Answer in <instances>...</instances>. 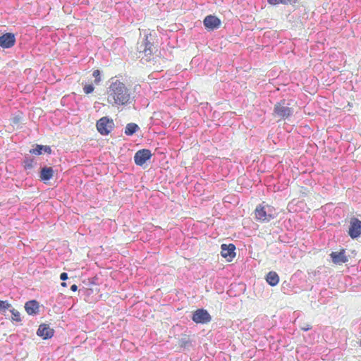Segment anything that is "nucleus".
I'll list each match as a JSON object with an SVG mask.
<instances>
[{"mask_svg":"<svg viewBox=\"0 0 361 361\" xmlns=\"http://www.w3.org/2000/svg\"><path fill=\"white\" fill-rule=\"evenodd\" d=\"M130 94L126 85L116 80L111 83L107 91V101L112 106L126 105L129 103Z\"/></svg>","mask_w":361,"mask_h":361,"instance_id":"nucleus-1","label":"nucleus"},{"mask_svg":"<svg viewBox=\"0 0 361 361\" xmlns=\"http://www.w3.org/2000/svg\"><path fill=\"white\" fill-rule=\"evenodd\" d=\"M254 214L257 221L265 223L270 221L276 217V211L273 206L263 202L256 207Z\"/></svg>","mask_w":361,"mask_h":361,"instance_id":"nucleus-2","label":"nucleus"},{"mask_svg":"<svg viewBox=\"0 0 361 361\" xmlns=\"http://www.w3.org/2000/svg\"><path fill=\"white\" fill-rule=\"evenodd\" d=\"M115 127L114 121L108 116H103L96 123V128L102 135H108Z\"/></svg>","mask_w":361,"mask_h":361,"instance_id":"nucleus-3","label":"nucleus"},{"mask_svg":"<svg viewBox=\"0 0 361 361\" xmlns=\"http://www.w3.org/2000/svg\"><path fill=\"white\" fill-rule=\"evenodd\" d=\"M293 114V109L288 106L285 99L281 100L274 105V116L281 119H286Z\"/></svg>","mask_w":361,"mask_h":361,"instance_id":"nucleus-4","label":"nucleus"},{"mask_svg":"<svg viewBox=\"0 0 361 361\" xmlns=\"http://www.w3.org/2000/svg\"><path fill=\"white\" fill-rule=\"evenodd\" d=\"M192 319L196 324H207L211 322L212 317L204 309H197L192 314Z\"/></svg>","mask_w":361,"mask_h":361,"instance_id":"nucleus-5","label":"nucleus"},{"mask_svg":"<svg viewBox=\"0 0 361 361\" xmlns=\"http://www.w3.org/2000/svg\"><path fill=\"white\" fill-rule=\"evenodd\" d=\"M348 234L352 238H356L361 235V221L357 218H353L350 222Z\"/></svg>","mask_w":361,"mask_h":361,"instance_id":"nucleus-6","label":"nucleus"},{"mask_svg":"<svg viewBox=\"0 0 361 361\" xmlns=\"http://www.w3.org/2000/svg\"><path fill=\"white\" fill-rule=\"evenodd\" d=\"M203 23L207 30H214L220 27L221 20L215 16L209 15L204 18Z\"/></svg>","mask_w":361,"mask_h":361,"instance_id":"nucleus-7","label":"nucleus"},{"mask_svg":"<svg viewBox=\"0 0 361 361\" xmlns=\"http://www.w3.org/2000/svg\"><path fill=\"white\" fill-rule=\"evenodd\" d=\"M235 247L233 244H222L221 251V256L226 259L228 262H231L235 257Z\"/></svg>","mask_w":361,"mask_h":361,"instance_id":"nucleus-8","label":"nucleus"},{"mask_svg":"<svg viewBox=\"0 0 361 361\" xmlns=\"http://www.w3.org/2000/svg\"><path fill=\"white\" fill-rule=\"evenodd\" d=\"M330 256L332 262L336 264H343L348 261L345 249H341L339 252H332Z\"/></svg>","mask_w":361,"mask_h":361,"instance_id":"nucleus-9","label":"nucleus"},{"mask_svg":"<svg viewBox=\"0 0 361 361\" xmlns=\"http://www.w3.org/2000/svg\"><path fill=\"white\" fill-rule=\"evenodd\" d=\"M16 42L15 36L11 33H6L0 37V47L3 48H11Z\"/></svg>","mask_w":361,"mask_h":361,"instance_id":"nucleus-10","label":"nucleus"},{"mask_svg":"<svg viewBox=\"0 0 361 361\" xmlns=\"http://www.w3.org/2000/svg\"><path fill=\"white\" fill-rule=\"evenodd\" d=\"M37 334L43 339H47L54 336V330L46 324H42L39 326Z\"/></svg>","mask_w":361,"mask_h":361,"instance_id":"nucleus-11","label":"nucleus"},{"mask_svg":"<svg viewBox=\"0 0 361 361\" xmlns=\"http://www.w3.org/2000/svg\"><path fill=\"white\" fill-rule=\"evenodd\" d=\"M30 152L34 155L50 154L51 152V147L47 145H37L35 148L32 149Z\"/></svg>","mask_w":361,"mask_h":361,"instance_id":"nucleus-12","label":"nucleus"},{"mask_svg":"<svg viewBox=\"0 0 361 361\" xmlns=\"http://www.w3.org/2000/svg\"><path fill=\"white\" fill-rule=\"evenodd\" d=\"M54 170L51 167H43L41 169L39 178L42 180L46 182L52 178Z\"/></svg>","mask_w":361,"mask_h":361,"instance_id":"nucleus-13","label":"nucleus"},{"mask_svg":"<svg viewBox=\"0 0 361 361\" xmlns=\"http://www.w3.org/2000/svg\"><path fill=\"white\" fill-rule=\"evenodd\" d=\"M25 308L29 314H33L38 311L39 305L37 301L30 300L25 303Z\"/></svg>","mask_w":361,"mask_h":361,"instance_id":"nucleus-14","label":"nucleus"},{"mask_svg":"<svg viewBox=\"0 0 361 361\" xmlns=\"http://www.w3.org/2000/svg\"><path fill=\"white\" fill-rule=\"evenodd\" d=\"M266 281L270 286H274L279 282V275L275 271H269L266 276Z\"/></svg>","mask_w":361,"mask_h":361,"instance_id":"nucleus-15","label":"nucleus"},{"mask_svg":"<svg viewBox=\"0 0 361 361\" xmlns=\"http://www.w3.org/2000/svg\"><path fill=\"white\" fill-rule=\"evenodd\" d=\"M138 129H139V127L137 124H135L134 123H128L125 128V134L127 135H132Z\"/></svg>","mask_w":361,"mask_h":361,"instance_id":"nucleus-16","label":"nucleus"},{"mask_svg":"<svg viewBox=\"0 0 361 361\" xmlns=\"http://www.w3.org/2000/svg\"><path fill=\"white\" fill-rule=\"evenodd\" d=\"M151 153V151L147 149H142L140 150H138L134 158H151L152 156H153Z\"/></svg>","mask_w":361,"mask_h":361,"instance_id":"nucleus-17","label":"nucleus"},{"mask_svg":"<svg viewBox=\"0 0 361 361\" xmlns=\"http://www.w3.org/2000/svg\"><path fill=\"white\" fill-rule=\"evenodd\" d=\"M11 312L12 314L11 319L13 321H15V322H20L21 321L20 314L17 310L13 308L12 310H11Z\"/></svg>","mask_w":361,"mask_h":361,"instance_id":"nucleus-18","label":"nucleus"},{"mask_svg":"<svg viewBox=\"0 0 361 361\" xmlns=\"http://www.w3.org/2000/svg\"><path fill=\"white\" fill-rule=\"evenodd\" d=\"M92 75L94 78V84L98 85L101 81V73L99 70H94Z\"/></svg>","mask_w":361,"mask_h":361,"instance_id":"nucleus-19","label":"nucleus"},{"mask_svg":"<svg viewBox=\"0 0 361 361\" xmlns=\"http://www.w3.org/2000/svg\"><path fill=\"white\" fill-rule=\"evenodd\" d=\"M94 90V87L91 84H85L84 86H83V91L86 94H89L92 92H93Z\"/></svg>","mask_w":361,"mask_h":361,"instance_id":"nucleus-20","label":"nucleus"},{"mask_svg":"<svg viewBox=\"0 0 361 361\" xmlns=\"http://www.w3.org/2000/svg\"><path fill=\"white\" fill-rule=\"evenodd\" d=\"M149 159H135V162L137 165L145 168L147 166V161Z\"/></svg>","mask_w":361,"mask_h":361,"instance_id":"nucleus-21","label":"nucleus"},{"mask_svg":"<svg viewBox=\"0 0 361 361\" xmlns=\"http://www.w3.org/2000/svg\"><path fill=\"white\" fill-rule=\"evenodd\" d=\"M33 166V159H26L24 161V167L25 169H32Z\"/></svg>","mask_w":361,"mask_h":361,"instance_id":"nucleus-22","label":"nucleus"},{"mask_svg":"<svg viewBox=\"0 0 361 361\" xmlns=\"http://www.w3.org/2000/svg\"><path fill=\"white\" fill-rule=\"evenodd\" d=\"M11 307V304L7 301L0 300V309L1 310H6Z\"/></svg>","mask_w":361,"mask_h":361,"instance_id":"nucleus-23","label":"nucleus"},{"mask_svg":"<svg viewBox=\"0 0 361 361\" xmlns=\"http://www.w3.org/2000/svg\"><path fill=\"white\" fill-rule=\"evenodd\" d=\"M298 2V0H281V4H295Z\"/></svg>","mask_w":361,"mask_h":361,"instance_id":"nucleus-24","label":"nucleus"},{"mask_svg":"<svg viewBox=\"0 0 361 361\" xmlns=\"http://www.w3.org/2000/svg\"><path fill=\"white\" fill-rule=\"evenodd\" d=\"M301 330L307 331L312 329V325L310 324H305L300 326Z\"/></svg>","mask_w":361,"mask_h":361,"instance_id":"nucleus-25","label":"nucleus"},{"mask_svg":"<svg viewBox=\"0 0 361 361\" xmlns=\"http://www.w3.org/2000/svg\"><path fill=\"white\" fill-rule=\"evenodd\" d=\"M60 279L62 281H66L68 279V274L66 272H63L60 275Z\"/></svg>","mask_w":361,"mask_h":361,"instance_id":"nucleus-26","label":"nucleus"},{"mask_svg":"<svg viewBox=\"0 0 361 361\" xmlns=\"http://www.w3.org/2000/svg\"><path fill=\"white\" fill-rule=\"evenodd\" d=\"M281 0H268L269 4L271 5H276L281 4Z\"/></svg>","mask_w":361,"mask_h":361,"instance_id":"nucleus-27","label":"nucleus"},{"mask_svg":"<svg viewBox=\"0 0 361 361\" xmlns=\"http://www.w3.org/2000/svg\"><path fill=\"white\" fill-rule=\"evenodd\" d=\"M77 289H78V286H77V285H75V284H73V285H72V286H71V290L72 291H76V290H77Z\"/></svg>","mask_w":361,"mask_h":361,"instance_id":"nucleus-28","label":"nucleus"},{"mask_svg":"<svg viewBox=\"0 0 361 361\" xmlns=\"http://www.w3.org/2000/svg\"><path fill=\"white\" fill-rule=\"evenodd\" d=\"M61 286H63V287H66V283L62 282L61 283Z\"/></svg>","mask_w":361,"mask_h":361,"instance_id":"nucleus-29","label":"nucleus"}]
</instances>
